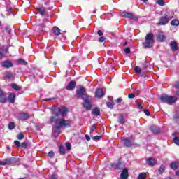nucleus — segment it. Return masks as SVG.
<instances>
[{
    "instance_id": "f257e3e1",
    "label": "nucleus",
    "mask_w": 179,
    "mask_h": 179,
    "mask_svg": "<svg viewBox=\"0 0 179 179\" xmlns=\"http://www.w3.org/2000/svg\"><path fill=\"white\" fill-rule=\"evenodd\" d=\"M50 122L55 124L56 127L59 128H69L71 127V122L66 120L64 118L58 119V117L52 116L50 118Z\"/></svg>"
},
{
    "instance_id": "f03ea898",
    "label": "nucleus",
    "mask_w": 179,
    "mask_h": 179,
    "mask_svg": "<svg viewBox=\"0 0 179 179\" xmlns=\"http://www.w3.org/2000/svg\"><path fill=\"white\" fill-rule=\"evenodd\" d=\"M155 43V36L152 33H149L145 36V41L143 43L144 48H151Z\"/></svg>"
},
{
    "instance_id": "7ed1b4c3",
    "label": "nucleus",
    "mask_w": 179,
    "mask_h": 179,
    "mask_svg": "<svg viewBox=\"0 0 179 179\" xmlns=\"http://www.w3.org/2000/svg\"><path fill=\"white\" fill-rule=\"evenodd\" d=\"M68 114V108L62 107L55 109L52 113V117H59L60 115L64 117Z\"/></svg>"
},
{
    "instance_id": "20e7f679",
    "label": "nucleus",
    "mask_w": 179,
    "mask_h": 179,
    "mask_svg": "<svg viewBox=\"0 0 179 179\" xmlns=\"http://www.w3.org/2000/svg\"><path fill=\"white\" fill-rule=\"evenodd\" d=\"M160 100L162 103H167L170 106L174 104L177 101V97L170 96L169 95H162L160 96Z\"/></svg>"
},
{
    "instance_id": "39448f33",
    "label": "nucleus",
    "mask_w": 179,
    "mask_h": 179,
    "mask_svg": "<svg viewBox=\"0 0 179 179\" xmlns=\"http://www.w3.org/2000/svg\"><path fill=\"white\" fill-rule=\"evenodd\" d=\"M83 100H84V108L85 110H92V96L85 94L83 96Z\"/></svg>"
},
{
    "instance_id": "423d86ee",
    "label": "nucleus",
    "mask_w": 179,
    "mask_h": 179,
    "mask_svg": "<svg viewBox=\"0 0 179 179\" xmlns=\"http://www.w3.org/2000/svg\"><path fill=\"white\" fill-rule=\"evenodd\" d=\"M171 20V17L169 15L163 16L159 20V24L164 26V24H167Z\"/></svg>"
},
{
    "instance_id": "0eeeda50",
    "label": "nucleus",
    "mask_w": 179,
    "mask_h": 179,
    "mask_svg": "<svg viewBox=\"0 0 179 179\" xmlns=\"http://www.w3.org/2000/svg\"><path fill=\"white\" fill-rule=\"evenodd\" d=\"M104 94V91H103L101 88L97 89L95 92V97H96V99H101Z\"/></svg>"
},
{
    "instance_id": "6e6552de",
    "label": "nucleus",
    "mask_w": 179,
    "mask_h": 179,
    "mask_svg": "<svg viewBox=\"0 0 179 179\" xmlns=\"http://www.w3.org/2000/svg\"><path fill=\"white\" fill-rule=\"evenodd\" d=\"M6 100H8L6 95L0 90V103H6Z\"/></svg>"
},
{
    "instance_id": "1a4fd4ad",
    "label": "nucleus",
    "mask_w": 179,
    "mask_h": 179,
    "mask_svg": "<svg viewBox=\"0 0 179 179\" xmlns=\"http://www.w3.org/2000/svg\"><path fill=\"white\" fill-rule=\"evenodd\" d=\"M121 179H128V169H124L120 174Z\"/></svg>"
},
{
    "instance_id": "9d476101",
    "label": "nucleus",
    "mask_w": 179,
    "mask_h": 179,
    "mask_svg": "<svg viewBox=\"0 0 179 179\" xmlns=\"http://www.w3.org/2000/svg\"><path fill=\"white\" fill-rule=\"evenodd\" d=\"M146 164L148 166H155V164H156V159L150 157L146 159Z\"/></svg>"
},
{
    "instance_id": "9b49d317",
    "label": "nucleus",
    "mask_w": 179,
    "mask_h": 179,
    "mask_svg": "<svg viewBox=\"0 0 179 179\" xmlns=\"http://www.w3.org/2000/svg\"><path fill=\"white\" fill-rule=\"evenodd\" d=\"M2 66L3 68H11V66H13V64L10 62V61H4L1 63Z\"/></svg>"
},
{
    "instance_id": "f8f14e48",
    "label": "nucleus",
    "mask_w": 179,
    "mask_h": 179,
    "mask_svg": "<svg viewBox=\"0 0 179 179\" xmlns=\"http://www.w3.org/2000/svg\"><path fill=\"white\" fill-rule=\"evenodd\" d=\"M16 100V95L14 93H11L8 96V101L13 104Z\"/></svg>"
},
{
    "instance_id": "ddd939ff",
    "label": "nucleus",
    "mask_w": 179,
    "mask_h": 179,
    "mask_svg": "<svg viewBox=\"0 0 179 179\" xmlns=\"http://www.w3.org/2000/svg\"><path fill=\"white\" fill-rule=\"evenodd\" d=\"M76 86V83L73 81H71L67 85L66 90H73V89H75Z\"/></svg>"
},
{
    "instance_id": "4468645a",
    "label": "nucleus",
    "mask_w": 179,
    "mask_h": 179,
    "mask_svg": "<svg viewBox=\"0 0 179 179\" xmlns=\"http://www.w3.org/2000/svg\"><path fill=\"white\" fill-rule=\"evenodd\" d=\"M85 92H86V88L83 87H80L78 90H77V94L78 96H85V94H83L85 93Z\"/></svg>"
},
{
    "instance_id": "2eb2a0df",
    "label": "nucleus",
    "mask_w": 179,
    "mask_h": 179,
    "mask_svg": "<svg viewBox=\"0 0 179 179\" xmlns=\"http://www.w3.org/2000/svg\"><path fill=\"white\" fill-rule=\"evenodd\" d=\"M170 45L172 51H177V50H178V46L177 45V43L176 41L171 42Z\"/></svg>"
},
{
    "instance_id": "dca6fc26",
    "label": "nucleus",
    "mask_w": 179,
    "mask_h": 179,
    "mask_svg": "<svg viewBox=\"0 0 179 179\" xmlns=\"http://www.w3.org/2000/svg\"><path fill=\"white\" fill-rule=\"evenodd\" d=\"M123 143L125 145V146H127V148H129L132 145V141H131L129 138H124L123 140Z\"/></svg>"
},
{
    "instance_id": "f3484780",
    "label": "nucleus",
    "mask_w": 179,
    "mask_h": 179,
    "mask_svg": "<svg viewBox=\"0 0 179 179\" xmlns=\"http://www.w3.org/2000/svg\"><path fill=\"white\" fill-rule=\"evenodd\" d=\"M132 15V13L125 11L121 13L122 17H127L128 19H131Z\"/></svg>"
},
{
    "instance_id": "a211bd4d",
    "label": "nucleus",
    "mask_w": 179,
    "mask_h": 179,
    "mask_svg": "<svg viewBox=\"0 0 179 179\" xmlns=\"http://www.w3.org/2000/svg\"><path fill=\"white\" fill-rule=\"evenodd\" d=\"M20 120H22V121H26V120H29V114L20 113Z\"/></svg>"
},
{
    "instance_id": "6ab92c4d",
    "label": "nucleus",
    "mask_w": 179,
    "mask_h": 179,
    "mask_svg": "<svg viewBox=\"0 0 179 179\" xmlns=\"http://www.w3.org/2000/svg\"><path fill=\"white\" fill-rule=\"evenodd\" d=\"M150 131H152L153 134H159V132H160V129L157 126H152L150 127Z\"/></svg>"
},
{
    "instance_id": "aec40b11",
    "label": "nucleus",
    "mask_w": 179,
    "mask_h": 179,
    "mask_svg": "<svg viewBox=\"0 0 179 179\" xmlns=\"http://www.w3.org/2000/svg\"><path fill=\"white\" fill-rule=\"evenodd\" d=\"M170 167H171V169H172V170H177V169H179V163L178 162H172L170 164Z\"/></svg>"
},
{
    "instance_id": "412c9836",
    "label": "nucleus",
    "mask_w": 179,
    "mask_h": 179,
    "mask_svg": "<svg viewBox=\"0 0 179 179\" xmlns=\"http://www.w3.org/2000/svg\"><path fill=\"white\" fill-rule=\"evenodd\" d=\"M157 41H159L160 43H162V41H164L166 40V36L163 34H160L157 37Z\"/></svg>"
},
{
    "instance_id": "4be33fe9",
    "label": "nucleus",
    "mask_w": 179,
    "mask_h": 179,
    "mask_svg": "<svg viewBox=\"0 0 179 179\" xmlns=\"http://www.w3.org/2000/svg\"><path fill=\"white\" fill-rule=\"evenodd\" d=\"M53 31L55 36H59L61 34V29L57 27H53Z\"/></svg>"
},
{
    "instance_id": "5701e85b",
    "label": "nucleus",
    "mask_w": 179,
    "mask_h": 179,
    "mask_svg": "<svg viewBox=\"0 0 179 179\" xmlns=\"http://www.w3.org/2000/svg\"><path fill=\"white\" fill-rule=\"evenodd\" d=\"M13 160V159H12V158H8V159H5L4 161H3V166H6L8 164H12Z\"/></svg>"
},
{
    "instance_id": "b1692460",
    "label": "nucleus",
    "mask_w": 179,
    "mask_h": 179,
    "mask_svg": "<svg viewBox=\"0 0 179 179\" xmlns=\"http://www.w3.org/2000/svg\"><path fill=\"white\" fill-rule=\"evenodd\" d=\"M92 113L94 115H99V114H100V109H99V108H95L92 110Z\"/></svg>"
},
{
    "instance_id": "393cba45",
    "label": "nucleus",
    "mask_w": 179,
    "mask_h": 179,
    "mask_svg": "<svg viewBox=\"0 0 179 179\" xmlns=\"http://www.w3.org/2000/svg\"><path fill=\"white\" fill-rule=\"evenodd\" d=\"M171 26H179V21L178 20H173L171 22Z\"/></svg>"
},
{
    "instance_id": "a878e982",
    "label": "nucleus",
    "mask_w": 179,
    "mask_h": 179,
    "mask_svg": "<svg viewBox=\"0 0 179 179\" xmlns=\"http://www.w3.org/2000/svg\"><path fill=\"white\" fill-rule=\"evenodd\" d=\"M118 122H119V124H124L125 122V119L124 118V116L119 117Z\"/></svg>"
},
{
    "instance_id": "bb28decb",
    "label": "nucleus",
    "mask_w": 179,
    "mask_h": 179,
    "mask_svg": "<svg viewBox=\"0 0 179 179\" xmlns=\"http://www.w3.org/2000/svg\"><path fill=\"white\" fill-rule=\"evenodd\" d=\"M165 169H166V167L164 166V165H161V166L159 167V174H163V173H164Z\"/></svg>"
},
{
    "instance_id": "cd10ccee",
    "label": "nucleus",
    "mask_w": 179,
    "mask_h": 179,
    "mask_svg": "<svg viewBox=\"0 0 179 179\" xmlns=\"http://www.w3.org/2000/svg\"><path fill=\"white\" fill-rule=\"evenodd\" d=\"M145 178H146V173H141L138 176V179H145Z\"/></svg>"
},
{
    "instance_id": "c85d7f7f",
    "label": "nucleus",
    "mask_w": 179,
    "mask_h": 179,
    "mask_svg": "<svg viewBox=\"0 0 179 179\" xmlns=\"http://www.w3.org/2000/svg\"><path fill=\"white\" fill-rule=\"evenodd\" d=\"M6 78H7L8 79H13V73H7L6 74Z\"/></svg>"
},
{
    "instance_id": "c756f323",
    "label": "nucleus",
    "mask_w": 179,
    "mask_h": 179,
    "mask_svg": "<svg viewBox=\"0 0 179 179\" xmlns=\"http://www.w3.org/2000/svg\"><path fill=\"white\" fill-rule=\"evenodd\" d=\"M157 3L159 5V6H164V0H157Z\"/></svg>"
},
{
    "instance_id": "7c9ffc66",
    "label": "nucleus",
    "mask_w": 179,
    "mask_h": 179,
    "mask_svg": "<svg viewBox=\"0 0 179 179\" xmlns=\"http://www.w3.org/2000/svg\"><path fill=\"white\" fill-rule=\"evenodd\" d=\"M38 12L41 16H44V14L45 13V10H44L43 8H38Z\"/></svg>"
},
{
    "instance_id": "2f4dec72",
    "label": "nucleus",
    "mask_w": 179,
    "mask_h": 179,
    "mask_svg": "<svg viewBox=\"0 0 179 179\" xmlns=\"http://www.w3.org/2000/svg\"><path fill=\"white\" fill-rule=\"evenodd\" d=\"M106 104L108 108H113V106H114V102L113 101H110L109 102H107Z\"/></svg>"
},
{
    "instance_id": "473e14b6",
    "label": "nucleus",
    "mask_w": 179,
    "mask_h": 179,
    "mask_svg": "<svg viewBox=\"0 0 179 179\" xmlns=\"http://www.w3.org/2000/svg\"><path fill=\"white\" fill-rule=\"evenodd\" d=\"M11 87H13V89H14L15 90H20V87H19V85H16V84H12Z\"/></svg>"
},
{
    "instance_id": "72a5a7b5",
    "label": "nucleus",
    "mask_w": 179,
    "mask_h": 179,
    "mask_svg": "<svg viewBox=\"0 0 179 179\" xmlns=\"http://www.w3.org/2000/svg\"><path fill=\"white\" fill-rule=\"evenodd\" d=\"M18 64H22V65H27V62H26V61H24V59H19Z\"/></svg>"
},
{
    "instance_id": "f704fd0d",
    "label": "nucleus",
    "mask_w": 179,
    "mask_h": 179,
    "mask_svg": "<svg viewBox=\"0 0 179 179\" xmlns=\"http://www.w3.org/2000/svg\"><path fill=\"white\" fill-rule=\"evenodd\" d=\"M173 143H174L175 145H177L178 146H179V138H178V137H174Z\"/></svg>"
},
{
    "instance_id": "c9c22d12",
    "label": "nucleus",
    "mask_w": 179,
    "mask_h": 179,
    "mask_svg": "<svg viewBox=\"0 0 179 179\" xmlns=\"http://www.w3.org/2000/svg\"><path fill=\"white\" fill-rule=\"evenodd\" d=\"M14 128H15V123H13V122H10L8 124V129L12 130Z\"/></svg>"
},
{
    "instance_id": "e433bc0d",
    "label": "nucleus",
    "mask_w": 179,
    "mask_h": 179,
    "mask_svg": "<svg viewBox=\"0 0 179 179\" xmlns=\"http://www.w3.org/2000/svg\"><path fill=\"white\" fill-rule=\"evenodd\" d=\"M134 70H135V72H136V73H141V69L139 68V66H136L135 67V69H134Z\"/></svg>"
},
{
    "instance_id": "4c0bfd02",
    "label": "nucleus",
    "mask_w": 179,
    "mask_h": 179,
    "mask_svg": "<svg viewBox=\"0 0 179 179\" xmlns=\"http://www.w3.org/2000/svg\"><path fill=\"white\" fill-rule=\"evenodd\" d=\"M17 139H19L20 141H21V139H24V135L22 134H19L17 136Z\"/></svg>"
},
{
    "instance_id": "58836bf2",
    "label": "nucleus",
    "mask_w": 179,
    "mask_h": 179,
    "mask_svg": "<svg viewBox=\"0 0 179 179\" xmlns=\"http://www.w3.org/2000/svg\"><path fill=\"white\" fill-rule=\"evenodd\" d=\"M14 143L17 146V148H20L21 144H20V142L19 141H17V140L15 141Z\"/></svg>"
},
{
    "instance_id": "ea45409f",
    "label": "nucleus",
    "mask_w": 179,
    "mask_h": 179,
    "mask_svg": "<svg viewBox=\"0 0 179 179\" xmlns=\"http://www.w3.org/2000/svg\"><path fill=\"white\" fill-rule=\"evenodd\" d=\"M101 139V136H95L93 137L94 141H100Z\"/></svg>"
},
{
    "instance_id": "a19ab883",
    "label": "nucleus",
    "mask_w": 179,
    "mask_h": 179,
    "mask_svg": "<svg viewBox=\"0 0 179 179\" xmlns=\"http://www.w3.org/2000/svg\"><path fill=\"white\" fill-rule=\"evenodd\" d=\"M104 41H106V37L102 36V37H100V38H99V43H104Z\"/></svg>"
},
{
    "instance_id": "79ce46f5",
    "label": "nucleus",
    "mask_w": 179,
    "mask_h": 179,
    "mask_svg": "<svg viewBox=\"0 0 179 179\" xmlns=\"http://www.w3.org/2000/svg\"><path fill=\"white\" fill-rule=\"evenodd\" d=\"M55 154L54 153V152L50 151V152H48V157L52 158V157L55 156Z\"/></svg>"
},
{
    "instance_id": "37998d69",
    "label": "nucleus",
    "mask_w": 179,
    "mask_h": 179,
    "mask_svg": "<svg viewBox=\"0 0 179 179\" xmlns=\"http://www.w3.org/2000/svg\"><path fill=\"white\" fill-rule=\"evenodd\" d=\"M137 108H138V110H142V102L137 103Z\"/></svg>"
},
{
    "instance_id": "c03bdc74",
    "label": "nucleus",
    "mask_w": 179,
    "mask_h": 179,
    "mask_svg": "<svg viewBox=\"0 0 179 179\" xmlns=\"http://www.w3.org/2000/svg\"><path fill=\"white\" fill-rule=\"evenodd\" d=\"M66 148L67 150H71V143H66Z\"/></svg>"
},
{
    "instance_id": "a18cd8bd",
    "label": "nucleus",
    "mask_w": 179,
    "mask_h": 179,
    "mask_svg": "<svg viewBox=\"0 0 179 179\" xmlns=\"http://www.w3.org/2000/svg\"><path fill=\"white\" fill-rule=\"evenodd\" d=\"M59 150L60 153H65V148L62 145L60 146Z\"/></svg>"
},
{
    "instance_id": "49530a36",
    "label": "nucleus",
    "mask_w": 179,
    "mask_h": 179,
    "mask_svg": "<svg viewBox=\"0 0 179 179\" xmlns=\"http://www.w3.org/2000/svg\"><path fill=\"white\" fill-rule=\"evenodd\" d=\"M124 52H125L126 54H129V53L131 52V49H129V48H126L124 49Z\"/></svg>"
},
{
    "instance_id": "de8ad7c7",
    "label": "nucleus",
    "mask_w": 179,
    "mask_h": 179,
    "mask_svg": "<svg viewBox=\"0 0 179 179\" xmlns=\"http://www.w3.org/2000/svg\"><path fill=\"white\" fill-rule=\"evenodd\" d=\"M21 148H27V143L26 142L22 143Z\"/></svg>"
},
{
    "instance_id": "09e8293b",
    "label": "nucleus",
    "mask_w": 179,
    "mask_h": 179,
    "mask_svg": "<svg viewBox=\"0 0 179 179\" xmlns=\"http://www.w3.org/2000/svg\"><path fill=\"white\" fill-rule=\"evenodd\" d=\"M144 113H145V115H148V116L150 115V112H149L148 110H146V109L144 110Z\"/></svg>"
},
{
    "instance_id": "8fccbe9b",
    "label": "nucleus",
    "mask_w": 179,
    "mask_h": 179,
    "mask_svg": "<svg viewBox=\"0 0 179 179\" xmlns=\"http://www.w3.org/2000/svg\"><path fill=\"white\" fill-rule=\"evenodd\" d=\"M128 97L129 99H134L135 95L134 94H129Z\"/></svg>"
},
{
    "instance_id": "3c124183",
    "label": "nucleus",
    "mask_w": 179,
    "mask_h": 179,
    "mask_svg": "<svg viewBox=\"0 0 179 179\" xmlns=\"http://www.w3.org/2000/svg\"><path fill=\"white\" fill-rule=\"evenodd\" d=\"M91 131L93 132V131H96V125L93 124L91 127Z\"/></svg>"
},
{
    "instance_id": "603ef678",
    "label": "nucleus",
    "mask_w": 179,
    "mask_h": 179,
    "mask_svg": "<svg viewBox=\"0 0 179 179\" xmlns=\"http://www.w3.org/2000/svg\"><path fill=\"white\" fill-rule=\"evenodd\" d=\"M175 87H176V89H179V83L178 81L175 83Z\"/></svg>"
},
{
    "instance_id": "864d4df0",
    "label": "nucleus",
    "mask_w": 179,
    "mask_h": 179,
    "mask_svg": "<svg viewBox=\"0 0 179 179\" xmlns=\"http://www.w3.org/2000/svg\"><path fill=\"white\" fill-rule=\"evenodd\" d=\"M117 103L118 104H120V103H122V99L121 98H118V99H117Z\"/></svg>"
},
{
    "instance_id": "5fc2aeb1",
    "label": "nucleus",
    "mask_w": 179,
    "mask_h": 179,
    "mask_svg": "<svg viewBox=\"0 0 179 179\" xmlns=\"http://www.w3.org/2000/svg\"><path fill=\"white\" fill-rule=\"evenodd\" d=\"M131 19H132L133 20L136 21V20H138V17L134 16V14H133Z\"/></svg>"
},
{
    "instance_id": "6e6d98bb",
    "label": "nucleus",
    "mask_w": 179,
    "mask_h": 179,
    "mask_svg": "<svg viewBox=\"0 0 179 179\" xmlns=\"http://www.w3.org/2000/svg\"><path fill=\"white\" fill-rule=\"evenodd\" d=\"M6 31L7 33H8V34L10 33V31H10V28H9V27H6Z\"/></svg>"
},
{
    "instance_id": "4d7b16f0",
    "label": "nucleus",
    "mask_w": 179,
    "mask_h": 179,
    "mask_svg": "<svg viewBox=\"0 0 179 179\" xmlns=\"http://www.w3.org/2000/svg\"><path fill=\"white\" fill-rule=\"evenodd\" d=\"M98 35L99 36H103V31H101V30H99L98 31Z\"/></svg>"
},
{
    "instance_id": "13d9d810",
    "label": "nucleus",
    "mask_w": 179,
    "mask_h": 179,
    "mask_svg": "<svg viewBox=\"0 0 179 179\" xmlns=\"http://www.w3.org/2000/svg\"><path fill=\"white\" fill-rule=\"evenodd\" d=\"M85 139H87V141H90V136L85 135Z\"/></svg>"
},
{
    "instance_id": "bf43d9fd",
    "label": "nucleus",
    "mask_w": 179,
    "mask_h": 179,
    "mask_svg": "<svg viewBox=\"0 0 179 179\" xmlns=\"http://www.w3.org/2000/svg\"><path fill=\"white\" fill-rule=\"evenodd\" d=\"M50 179H57V176L52 175Z\"/></svg>"
},
{
    "instance_id": "052dcab7",
    "label": "nucleus",
    "mask_w": 179,
    "mask_h": 179,
    "mask_svg": "<svg viewBox=\"0 0 179 179\" xmlns=\"http://www.w3.org/2000/svg\"><path fill=\"white\" fill-rule=\"evenodd\" d=\"M3 57V53L0 51V58H2Z\"/></svg>"
},
{
    "instance_id": "680f3d73",
    "label": "nucleus",
    "mask_w": 179,
    "mask_h": 179,
    "mask_svg": "<svg viewBox=\"0 0 179 179\" xmlns=\"http://www.w3.org/2000/svg\"><path fill=\"white\" fill-rule=\"evenodd\" d=\"M48 100H52V98H50L49 99H43V101H48Z\"/></svg>"
},
{
    "instance_id": "e2e57ef3",
    "label": "nucleus",
    "mask_w": 179,
    "mask_h": 179,
    "mask_svg": "<svg viewBox=\"0 0 179 179\" xmlns=\"http://www.w3.org/2000/svg\"><path fill=\"white\" fill-rule=\"evenodd\" d=\"M176 176H179V170L176 171Z\"/></svg>"
},
{
    "instance_id": "0e129e2a",
    "label": "nucleus",
    "mask_w": 179,
    "mask_h": 179,
    "mask_svg": "<svg viewBox=\"0 0 179 179\" xmlns=\"http://www.w3.org/2000/svg\"><path fill=\"white\" fill-rule=\"evenodd\" d=\"M0 166H3V161H0Z\"/></svg>"
},
{
    "instance_id": "69168bd1",
    "label": "nucleus",
    "mask_w": 179,
    "mask_h": 179,
    "mask_svg": "<svg viewBox=\"0 0 179 179\" xmlns=\"http://www.w3.org/2000/svg\"><path fill=\"white\" fill-rule=\"evenodd\" d=\"M10 10H11L10 8H7V12H10Z\"/></svg>"
},
{
    "instance_id": "338daca9",
    "label": "nucleus",
    "mask_w": 179,
    "mask_h": 179,
    "mask_svg": "<svg viewBox=\"0 0 179 179\" xmlns=\"http://www.w3.org/2000/svg\"><path fill=\"white\" fill-rule=\"evenodd\" d=\"M96 13V10H94V11H93V13Z\"/></svg>"
},
{
    "instance_id": "774afa93",
    "label": "nucleus",
    "mask_w": 179,
    "mask_h": 179,
    "mask_svg": "<svg viewBox=\"0 0 179 179\" xmlns=\"http://www.w3.org/2000/svg\"><path fill=\"white\" fill-rule=\"evenodd\" d=\"M124 45H127V42L124 43Z\"/></svg>"
}]
</instances>
